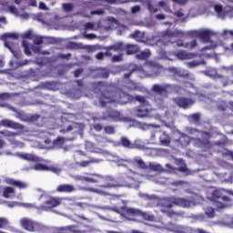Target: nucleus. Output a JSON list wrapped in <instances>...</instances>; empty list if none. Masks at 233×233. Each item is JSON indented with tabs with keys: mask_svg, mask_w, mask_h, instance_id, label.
Here are the masks:
<instances>
[{
	"mask_svg": "<svg viewBox=\"0 0 233 233\" xmlns=\"http://www.w3.org/2000/svg\"><path fill=\"white\" fill-rule=\"evenodd\" d=\"M136 101L141 103L142 105L135 107L131 114L139 119H156V121H159L160 123H167V121H174L176 119V116L177 113L174 110H169L165 112V116L159 115V113H156V109L150 108L148 101H147V97L137 96H135Z\"/></svg>",
	"mask_w": 233,
	"mask_h": 233,
	"instance_id": "1",
	"label": "nucleus"
},
{
	"mask_svg": "<svg viewBox=\"0 0 233 233\" xmlns=\"http://www.w3.org/2000/svg\"><path fill=\"white\" fill-rule=\"evenodd\" d=\"M185 88L176 86V85H168V84H164V85H158L155 84L153 85L151 90L152 92H155L157 95L155 96V103L161 108L163 106V96L167 95V92H176L177 94H192L196 96H200V101H207V99H210V96H203L202 94L198 93V89L194 85L190 83H186L184 85Z\"/></svg>",
	"mask_w": 233,
	"mask_h": 233,
	"instance_id": "2",
	"label": "nucleus"
},
{
	"mask_svg": "<svg viewBox=\"0 0 233 233\" xmlns=\"http://www.w3.org/2000/svg\"><path fill=\"white\" fill-rule=\"evenodd\" d=\"M198 203L199 202L185 198L170 197L162 198L157 204V207L160 209V212L167 214L169 218H172V216H174V211H170V209L174 205H177V207H182V208H192V207H196Z\"/></svg>",
	"mask_w": 233,
	"mask_h": 233,
	"instance_id": "3",
	"label": "nucleus"
},
{
	"mask_svg": "<svg viewBox=\"0 0 233 233\" xmlns=\"http://www.w3.org/2000/svg\"><path fill=\"white\" fill-rule=\"evenodd\" d=\"M92 208H99L100 210H113L114 212H117V214H121V216L127 219V221H137V219H136V216H140L147 221H154V219H156L154 215L148 212H143L134 208L122 207L121 209L117 208H109L108 206H92Z\"/></svg>",
	"mask_w": 233,
	"mask_h": 233,
	"instance_id": "4",
	"label": "nucleus"
},
{
	"mask_svg": "<svg viewBox=\"0 0 233 233\" xmlns=\"http://www.w3.org/2000/svg\"><path fill=\"white\" fill-rule=\"evenodd\" d=\"M143 177L148 181H153L157 185H167V178L161 177V175H139L132 173L131 176H127L124 178V182L119 187H126L127 188H139V185L143 183Z\"/></svg>",
	"mask_w": 233,
	"mask_h": 233,
	"instance_id": "5",
	"label": "nucleus"
},
{
	"mask_svg": "<svg viewBox=\"0 0 233 233\" xmlns=\"http://www.w3.org/2000/svg\"><path fill=\"white\" fill-rule=\"evenodd\" d=\"M134 96L121 90L106 92L99 97L101 106H116V105H127L132 102Z\"/></svg>",
	"mask_w": 233,
	"mask_h": 233,
	"instance_id": "6",
	"label": "nucleus"
},
{
	"mask_svg": "<svg viewBox=\"0 0 233 233\" xmlns=\"http://www.w3.org/2000/svg\"><path fill=\"white\" fill-rule=\"evenodd\" d=\"M39 201H41L42 205L39 208H36V210H45L48 212L51 208H56V207H59L63 201L67 205H74V198H57L48 196L46 193H43L39 197Z\"/></svg>",
	"mask_w": 233,
	"mask_h": 233,
	"instance_id": "7",
	"label": "nucleus"
},
{
	"mask_svg": "<svg viewBox=\"0 0 233 233\" xmlns=\"http://www.w3.org/2000/svg\"><path fill=\"white\" fill-rule=\"evenodd\" d=\"M145 66H147L151 72L143 70V66H135L128 73L124 74L123 78L128 81V77L134 74V72H142L147 77H156L163 70V66L154 61H146Z\"/></svg>",
	"mask_w": 233,
	"mask_h": 233,
	"instance_id": "8",
	"label": "nucleus"
},
{
	"mask_svg": "<svg viewBox=\"0 0 233 233\" xmlns=\"http://www.w3.org/2000/svg\"><path fill=\"white\" fill-rule=\"evenodd\" d=\"M187 131L192 136H197V138H191L194 141L195 147L202 148L203 150H210L212 144L208 141L210 139V134L208 132L199 131L196 128L187 127Z\"/></svg>",
	"mask_w": 233,
	"mask_h": 233,
	"instance_id": "9",
	"label": "nucleus"
},
{
	"mask_svg": "<svg viewBox=\"0 0 233 233\" xmlns=\"http://www.w3.org/2000/svg\"><path fill=\"white\" fill-rule=\"evenodd\" d=\"M183 35H185V33L181 30H170V29H167L166 31H162L160 33V37H162L157 43V45L159 46V45H164V46H167L169 43H171L172 45H174V43L177 45V46H178L179 48H185V43L183 42V40H177L176 42L172 41V38L174 37H183Z\"/></svg>",
	"mask_w": 233,
	"mask_h": 233,
	"instance_id": "10",
	"label": "nucleus"
},
{
	"mask_svg": "<svg viewBox=\"0 0 233 233\" xmlns=\"http://www.w3.org/2000/svg\"><path fill=\"white\" fill-rule=\"evenodd\" d=\"M190 34L193 35H197V37L200 38L202 43H210L209 46H206L199 50V52H207V50H216L218 45L216 42L210 41V35H216V32L210 29H203L198 31H191Z\"/></svg>",
	"mask_w": 233,
	"mask_h": 233,
	"instance_id": "11",
	"label": "nucleus"
},
{
	"mask_svg": "<svg viewBox=\"0 0 233 233\" xmlns=\"http://www.w3.org/2000/svg\"><path fill=\"white\" fill-rule=\"evenodd\" d=\"M96 140L98 141V143H112L113 147H119L122 145L125 148H138V150L145 149V146L139 144V140H136L135 143H131L130 140L125 137H121V143L101 136H96Z\"/></svg>",
	"mask_w": 233,
	"mask_h": 233,
	"instance_id": "12",
	"label": "nucleus"
},
{
	"mask_svg": "<svg viewBox=\"0 0 233 233\" xmlns=\"http://www.w3.org/2000/svg\"><path fill=\"white\" fill-rule=\"evenodd\" d=\"M111 158L109 161H113L114 163H117L118 167H127L128 165H134L142 170H147L148 168V165L143 161V159L139 157H136L132 159H121L119 157L116 155H109Z\"/></svg>",
	"mask_w": 233,
	"mask_h": 233,
	"instance_id": "13",
	"label": "nucleus"
},
{
	"mask_svg": "<svg viewBox=\"0 0 233 233\" xmlns=\"http://www.w3.org/2000/svg\"><path fill=\"white\" fill-rule=\"evenodd\" d=\"M90 176H95L96 177H98V179L85 177L84 181L86 183H105L104 185H100V188H114L116 187H121L119 185L114 184V177H101L97 174H91Z\"/></svg>",
	"mask_w": 233,
	"mask_h": 233,
	"instance_id": "14",
	"label": "nucleus"
},
{
	"mask_svg": "<svg viewBox=\"0 0 233 233\" xmlns=\"http://www.w3.org/2000/svg\"><path fill=\"white\" fill-rule=\"evenodd\" d=\"M20 226L28 232H45V230H46L45 225L35 222L28 218H22L20 219Z\"/></svg>",
	"mask_w": 233,
	"mask_h": 233,
	"instance_id": "15",
	"label": "nucleus"
},
{
	"mask_svg": "<svg viewBox=\"0 0 233 233\" xmlns=\"http://www.w3.org/2000/svg\"><path fill=\"white\" fill-rule=\"evenodd\" d=\"M97 119L100 121H114L115 123L119 121L122 123H129V121H132L130 117L124 116L121 113L114 109H108L103 116Z\"/></svg>",
	"mask_w": 233,
	"mask_h": 233,
	"instance_id": "16",
	"label": "nucleus"
},
{
	"mask_svg": "<svg viewBox=\"0 0 233 233\" xmlns=\"http://www.w3.org/2000/svg\"><path fill=\"white\" fill-rule=\"evenodd\" d=\"M94 229L90 226H86L82 228L79 225H69L56 228L55 233H92Z\"/></svg>",
	"mask_w": 233,
	"mask_h": 233,
	"instance_id": "17",
	"label": "nucleus"
},
{
	"mask_svg": "<svg viewBox=\"0 0 233 233\" xmlns=\"http://www.w3.org/2000/svg\"><path fill=\"white\" fill-rule=\"evenodd\" d=\"M167 230L174 233H208L204 229H194L187 226H177L176 224L169 223L167 226Z\"/></svg>",
	"mask_w": 233,
	"mask_h": 233,
	"instance_id": "18",
	"label": "nucleus"
},
{
	"mask_svg": "<svg viewBox=\"0 0 233 233\" xmlns=\"http://www.w3.org/2000/svg\"><path fill=\"white\" fill-rule=\"evenodd\" d=\"M204 76L209 77L210 79H221L223 86H228V85H233L232 80H228L227 77H223L221 75L218 74V70L214 67H209L208 69L202 71Z\"/></svg>",
	"mask_w": 233,
	"mask_h": 233,
	"instance_id": "19",
	"label": "nucleus"
},
{
	"mask_svg": "<svg viewBox=\"0 0 233 233\" xmlns=\"http://www.w3.org/2000/svg\"><path fill=\"white\" fill-rule=\"evenodd\" d=\"M22 45L24 46V51H25V56H32V51L35 54H42V56H47L48 54H50L48 51H41V48L39 46L31 45L26 40H23ZM30 50H32V51H30Z\"/></svg>",
	"mask_w": 233,
	"mask_h": 233,
	"instance_id": "20",
	"label": "nucleus"
},
{
	"mask_svg": "<svg viewBox=\"0 0 233 233\" xmlns=\"http://www.w3.org/2000/svg\"><path fill=\"white\" fill-rule=\"evenodd\" d=\"M147 168L149 170H153V172H176V168L172 167L170 164H166V168L161 166V164L157 162H149L147 165Z\"/></svg>",
	"mask_w": 233,
	"mask_h": 233,
	"instance_id": "21",
	"label": "nucleus"
},
{
	"mask_svg": "<svg viewBox=\"0 0 233 233\" xmlns=\"http://www.w3.org/2000/svg\"><path fill=\"white\" fill-rule=\"evenodd\" d=\"M177 134L178 138L173 141L177 148H185V147H188V145H190V137L185 133H181L180 131H177Z\"/></svg>",
	"mask_w": 233,
	"mask_h": 233,
	"instance_id": "22",
	"label": "nucleus"
},
{
	"mask_svg": "<svg viewBox=\"0 0 233 233\" xmlns=\"http://www.w3.org/2000/svg\"><path fill=\"white\" fill-rule=\"evenodd\" d=\"M0 134L3 136H5L7 141L11 143L14 147H18L19 148H23L25 147V144L23 142H19L15 139V136H19V133H14L9 130H4L0 131Z\"/></svg>",
	"mask_w": 233,
	"mask_h": 233,
	"instance_id": "23",
	"label": "nucleus"
},
{
	"mask_svg": "<svg viewBox=\"0 0 233 233\" xmlns=\"http://www.w3.org/2000/svg\"><path fill=\"white\" fill-rule=\"evenodd\" d=\"M0 39L1 41H4V45L5 48H9L11 52H14L12 51V45H13L12 41H16V39H19V35L15 33H5L0 35Z\"/></svg>",
	"mask_w": 233,
	"mask_h": 233,
	"instance_id": "24",
	"label": "nucleus"
},
{
	"mask_svg": "<svg viewBox=\"0 0 233 233\" xmlns=\"http://www.w3.org/2000/svg\"><path fill=\"white\" fill-rule=\"evenodd\" d=\"M174 102L176 103V105H177V106H179V108H184V109L190 108V106H192V105L196 103L194 99L187 98V97L174 98Z\"/></svg>",
	"mask_w": 233,
	"mask_h": 233,
	"instance_id": "25",
	"label": "nucleus"
},
{
	"mask_svg": "<svg viewBox=\"0 0 233 233\" xmlns=\"http://www.w3.org/2000/svg\"><path fill=\"white\" fill-rule=\"evenodd\" d=\"M175 57H177V59H180L181 61H185L187 59H194L198 54L194 53H189L185 50H179V51H175L172 53Z\"/></svg>",
	"mask_w": 233,
	"mask_h": 233,
	"instance_id": "26",
	"label": "nucleus"
},
{
	"mask_svg": "<svg viewBox=\"0 0 233 233\" xmlns=\"http://www.w3.org/2000/svg\"><path fill=\"white\" fill-rule=\"evenodd\" d=\"M170 143H172V137L167 131H163L158 137V144L160 147H170Z\"/></svg>",
	"mask_w": 233,
	"mask_h": 233,
	"instance_id": "27",
	"label": "nucleus"
},
{
	"mask_svg": "<svg viewBox=\"0 0 233 233\" xmlns=\"http://www.w3.org/2000/svg\"><path fill=\"white\" fill-rule=\"evenodd\" d=\"M2 127H5V128H13L14 130H23V125L14 122L10 119H3L1 120Z\"/></svg>",
	"mask_w": 233,
	"mask_h": 233,
	"instance_id": "28",
	"label": "nucleus"
},
{
	"mask_svg": "<svg viewBox=\"0 0 233 233\" xmlns=\"http://www.w3.org/2000/svg\"><path fill=\"white\" fill-rule=\"evenodd\" d=\"M125 87L127 88V90H137L138 92H144L145 87L141 86V84H137L132 80H125Z\"/></svg>",
	"mask_w": 233,
	"mask_h": 233,
	"instance_id": "29",
	"label": "nucleus"
},
{
	"mask_svg": "<svg viewBox=\"0 0 233 233\" xmlns=\"http://www.w3.org/2000/svg\"><path fill=\"white\" fill-rule=\"evenodd\" d=\"M15 156L21 159H25V161H33V163H39L41 161L39 157L30 153H17Z\"/></svg>",
	"mask_w": 233,
	"mask_h": 233,
	"instance_id": "30",
	"label": "nucleus"
},
{
	"mask_svg": "<svg viewBox=\"0 0 233 233\" xmlns=\"http://www.w3.org/2000/svg\"><path fill=\"white\" fill-rule=\"evenodd\" d=\"M57 192H64L66 194H72V192H76L77 188L74 187V185L70 184H62L57 187L56 188Z\"/></svg>",
	"mask_w": 233,
	"mask_h": 233,
	"instance_id": "31",
	"label": "nucleus"
},
{
	"mask_svg": "<svg viewBox=\"0 0 233 233\" xmlns=\"http://www.w3.org/2000/svg\"><path fill=\"white\" fill-rule=\"evenodd\" d=\"M223 192H227V190L223 188L217 189L213 191L212 198L213 199H221V201H230V198L225 195H223Z\"/></svg>",
	"mask_w": 233,
	"mask_h": 233,
	"instance_id": "32",
	"label": "nucleus"
},
{
	"mask_svg": "<svg viewBox=\"0 0 233 233\" xmlns=\"http://www.w3.org/2000/svg\"><path fill=\"white\" fill-rule=\"evenodd\" d=\"M129 37H132V39L138 41V43H147V41H148V38H147V36L145 35V32L141 31H135L129 35Z\"/></svg>",
	"mask_w": 233,
	"mask_h": 233,
	"instance_id": "33",
	"label": "nucleus"
},
{
	"mask_svg": "<svg viewBox=\"0 0 233 233\" xmlns=\"http://www.w3.org/2000/svg\"><path fill=\"white\" fill-rule=\"evenodd\" d=\"M5 183H7V185H13L14 187H17V188H27L28 187V184H26L23 181L14 180L13 178H10V177L5 178Z\"/></svg>",
	"mask_w": 233,
	"mask_h": 233,
	"instance_id": "34",
	"label": "nucleus"
},
{
	"mask_svg": "<svg viewBox=\"0 0 233 233\" xmlns=\"http://www.w3.org/2000/svg\"><path fill=\"white\" fill-rule=\"evenodd\" d=\"M24 170H37V171L52 170V172H56V168L48 167L45 166L44 164H35L34 167H25Z\"/></svg>",
	"mask_w": 233,
	"mask_h": 233,
	"instance_id": "35",
	"label": "nucleus"
},
{
	"mask_svg": "<svg viewBox=\"0 0 233 233\" xmlns=\"http://www.w3.org/2000/svg\"><path fill=\"white\" fill-rule=\"evenodd\" d=\"M135 3H142L143 5H146L147 10L150 12V14H156V12H159V9L156 7V5H152L151 1H146L145 0H133Z\"/></svg>",
	"mask_w": 233,
	"mask_h": 233,
	"instance_id": "36",
	"label": "nucleus"
},
{
	"mask_svg": "<svg viewBox=\"0 0 233 233\" xmlns=\"http://www.w3.org/2000/svg\"><path fill=\"white\" fill-rule=\"evenodd\" d=\"M169 72L175 74V76H179V77H187L188 71L177 67H169Z\"/></svg>",
	"mask_w": 233,
	"mask_h": 233,
	"instance_id": "37",
	"label": "nucleus"
},
{
	"mask_svg": "<svg viewBox=\"0 0 233 233\" xmlns=\"http://www.w3.org/2000/svg\"><path fill=\"white\" fill-rule=\"evenodd\" d=\"M2 190H4L3 196L6 199H10V198H14V196H15V189H14V187H5Z\"/></svg>",
	"mask_w": 233,
	"mask_h": 233,
	"instance_id": "38",
	"label": "nucleus"
},
{
	"mask_svg": "<svg viewBox=\"0 0 233 233\" xmlns=\"http://www.w3.org/2000/svg\"><path fill=\"white\" fill-rule=\"evenodd\" d=\"M124 47H126L127 56H132V54H136L139 50L137 45L127 44Z\"/></svg>",
	"mask_w": 233,
	"mask_h": 233,
	"instance_id": "39",
	"label": "nucleus"
},
{
	"mask_svg": "<svg viewBox=\"0 0 233 233\" xmlns=\"http://www.w3.org/2000/svg\"><path fill=\"white\" fill-rule=\"evenodd\" d=\"M125 48V45L122 42H118L115 45L108 46L105 47V50H114V52H119Z\"/></svg>",
	"mask_w": 233,
	"mask_h": 233,
	"instance_id": "40",
	"label": "nucleus"
},
{
	"mask_svg": "<svg viewBox=\"0 0 233 233\" xmlns=\"http://www.w3.org/2000/svg\"><path fill=\"white\" fill-rule=\"evenodd\" d=\"M98 29H99V25H96L94 22H88L84 25V30H86V32H88V30H92V31L96 32Z\"/></svg>",
	"mask_w": 233,
	"mask_h": 233,
	"instance_id": "41",
	"label": "nucleus"
},
{
	"mask_svg": "<svg viewBox=\"0 0 233 233\" xmlns=\"http://www.w3.org/2000/svg\"><path fill=\"white\" fill-rule=\"evenodd\" d=\"M151 53L150 50L146 49L139 54L137 55V59H140L141 61H145L146 59H148L150 57Z\"/></svg>",
	"mask_w": 233,
	"mask_h": 233,
	"instance_id": "42",
	"label": "nucleus"
},
{
	"mask_svg": "<svg viewBox=\"0 0 233 233\" xmlns=\"http://www.w3.org/2000/svg\"><path fill=\"white\" fill-rule=\"evenodd\" d=\"M140 128L141 130H152V128H161V126L157 124L143 123L140 125Z\"/></svg>",
	"mask_w": 233,
	"mask_h": 233,
	"instance_id": "43",
	"label": "nucleus"
},
{
	"mask_svg": "<svg viewBox=\"0 0 233 233\" xmlns=\"http://www.w3.org/2000/svg\"><path fill=\"white\" fill-rule=\"evenodd\" d=\"M139 198L146 199L147 201H157V197L156 195H148L147 193H138Z\"/></svg>",
	"mask_w": 233,
	"mask_h": 233,
	"instance_id": "44",
	"label": "nucleus"
},
{
	"mask_svg": "<svg viewBox=\"0 0 233 233\" xmlns=\"http://www.w3.org/2000/svg\"><path fill=\"white\" fill-rule=\"evenodd\" d=\"M199 65H205L203 60H192L186 63L187 68H196V66H199Z\"/></svg>",
	"mask_w": 233,
	"mask_h": 233,
	"instance_id": "45",
	"label": "nucleus"
},
{
	"mask_svg": "<svg viewBox=\"0 0 233 233\" xmlns=\"http://www.w3.org/2000/svg\"><path fill=\"white\" fill-rule=\"evenodd\" d=\"M87 192H93V194H98L99 196H108V192L96 187H88Z\"/></svg>",
	"mask_w": 233,
	"mask_h": 233,
	"instance_id": "46",
	"label": "nucleus"
},
{
	"mask_svg": "<svg viewBox=\"0 0 233 233\" xmlns=\"http://www.w3.org/2000/svg\"><path fill=\"white\" fill-rule=\"evenodd\" d=\"M200 117H201V115L199 113H195L193 115H189L187 116V119H188L189 123L196 124V123H199Z\"/></svg>",
	"mask_w": 233,
	"mask_h": 233,
	"instance_id": "47",
	"label": "nucleus"
},
{
	"mask_svg": "<svg viewBox=\"0 0 233 233\" xmlns=\"http://www.w3.org/2000/svg\"><path fill=\"white\" fill-rule=\"evenodd\" d=\"M103 14H105V11H103V9H97L95 11H91L90 14L83 13L82 16L83 17H90L91 15H103Z\"/></svg>",
	"mask_w": 233,
	"mask_h": 233,
	"instance_id": "48",
	"label": "nucleus"
},
{
	"mask_svg": "<svg viewBox=\"0 0 233 233\" xmlns=\"http://www.w3.org/2000/svg\"><path fill=\"white\" fill-rule=\"evenodd\" d=\"M196 46H198V40H192L185 43L184 48H187V50H194Z\"/></svg>",
	"mask_w": 233,
	"mask_h": 233,
	"instance_id": "49",
	"label": "nucleus"
},
{
	"mask_svg": "<svg viewBox=\"0 0 233 233\" xmlns=\"http://www.w3.org/2000/svg\"><path fill=\"white\" fill-rule=\"evenodd\" d=\"M204 212L208 218H214L216 216V212L214 211V208L212 207H208L204 208Z\"/></svg>",
	"mask_w": 233,
	"mask_h": 233,
	"instance_id": "50",
	"label": "nucleus"
},
{
	"mask_svg": "<svg viewBox=\"0 0 233 233\" xmlns=\"http://www.w3.org/2000/svg\"><path fill=\"white\" fill-rule=\"evenodd\" d=\"M171 185H172L173 187H189L188 182L181 181V180H177V181L171 182Z\"/></svg>",
	"mask_w": 233,
	"mask_h": 233,
	"instance_id": "51",
	"label": "nucleus"
},
{
	"mask_svg": "<svg viewBox=\"0 0 233 233\" xmlns=\"http://www.w3.org/2000/svg\"><path fill=\"white\" fill-rule=\"evenodd\" d=\"M158 54L160 56V59H167V61H174V59L170 57V55H168V53H167L166 51L160 50Z\"/></svg>",
	"mask_w": 233,
	"mask_h": 233,
	"instance_id": "52",
	"label": "nucleus"
},
{
	"mask_svg": "<svg viewBox=\"0 0 233 233\" xmlns=\"http://www.w3.org/2000/svg\"><path fill=\"white\" fill-rule=\"evenodd\" d=\"M97 74H98L99 77H103L104 79L108 77V71L106 68L97 69Z\"/></svg>",
	"mask_w": 233,
	"mask_h": 233,
	"instance_id": "53",
	"label": "nucleus"
},
{
	"mask_svg": "<svg viewBox=\"0 0 233 233\" xmlns=\"http://www.w3.org/2000/svg\"><path fill=\"white\" fill-rule=\"evenodd\" d=\"M65 143V137H58L56 140H54L53 145L54 147H59Z\"/></svg>",
	"mask_w": 233,
	"mask_h": 233,
	"instance_id": "54",
	"label": "nucleus"
},
{
	"mask_svg": "<svg viewBox=\"0 0 233 233\" xmlns=\"http://www.w3.org/2000/svg\"><path fill=\"white\" fill-rule=\"evenodd\" d=\"M214 10L218 13V17L223 18V6L221 5H215Z\"/></svg>",
	"mask_w": 233,
	"mask_h": 233,
	"instance_id": "55",
	"label": "nucleus"
},
{
	"mask_svg": "<svg viewBox=\"0 0 233 233\" xmlns=\"http://www.w3.org/2000/svg\"><path fill=\"white\" fill-rule=\"evenodd\" d=\"M222 156L224 157H227V159L232 160L233 161V151H230L228 149H226L222 152Z\"/></svg>",
	"mask_w": 233,
	"mask_h": 233,
	"instance_id": "56",
	"label": "nucleus"
},
{
	"mask_svg": "<svg viewBox=\"0 0 233 233\" xmlns=\"http://www.w3.org/2000/svg\"><path fill=\"white\" fill-rule=\"evenodd\" d=\"M8 12H10V14H13V15H15L16 17H19V11L17 10V7H15V5L9 6Z\"/></svg>",
	"mask_w": 233,
	"mask_h": 233,
	"instance_id": "57",
	"label": "nucleus"
},
{
	"mask_svg": "<svg viewBox=\"0 0 233 233\" xmlns=\"http://www.w3.org/2000/svg\"><path fill=\"white\" fill-rule=\"evenodd\" d=\"M6 207L8 208H15V207H20L21 202H16V201H7L5 202Z\"/></svg>",
	"mask_w": 233,
	"mask_h": 233,
	"instance_id": "58",
	"label": "nucleus"
},
{
	"mask_svg": "<svg viewBox=\"0 0 233 233\" xmlns=\"http://www.w3.org/2000/svg\"><path fill=\"white\" fill-rule=\"evenodd\" d=\"M35 45H43V39H45V36L36 35L32 38Z\"/></svg>",
	"mask_w": 233,
	"mask_h": 233,
	"instance_id": "59",
	"label": "nucleus"
},
{
	"mask_svg": "<svg viewBox=\"0 0 233 233\" xmlns=\"http://www.w3.org/2000/svg\"><path fill=\"white\" fill-rule=\"evenodd\" d=\"M47 63H48L47 57L36 58V65H40V66H43L44 65H46Z\"/></svg>",
	"mask_w": 233,
	"mask_h": 233,
	"instance_id": "60",
	"label": "nucleus"
},
{
	"mask_svg": "<svg viewBox=\"0 0 233 233\" xmlns=\"http://www.w3.org/2000/svg\"><path fill=\"white\" fill-rule=\"evenodd\" d=\"M62 7L65 12H72V10H74V5L72 4H63Z\"/></svg>",
	"mask_w": 233,
	"mask_h": 233,
	"instance_id": "61",
	"label": "nucleus"
},
{
	"mask_svg": "<svg viewBox=\"0 0 233 233\" xmlns=\"http://www.w3.org/2000/svg\"><path fill=\"white\" fill-rule=\"evenodd\" d=\"M83 35L85 39H88L89 41L97 39V35H96V34H86V32H85Z\"/></svg>",
	"mask_w": 233,
	"mask_h": 233,
	"instance_id": "62",
	"label": "nucleus"
},
{
	"mask_svg": "<svg viewBox=\"0 0 233 233\" xmlns=\"http://www.w3.org/2000/svg\"><path fill=\"white\" fill-rule=\"evenodd\" d=\"M20 207H23L24 208H39V207H35V204L30 203H20Z\"/></svg>",
	"mask_w": 233,
	"mask_h": 233,
	"instance_id": "63",
	"label": "nucleus"
},
{
	"mask_svg": "<svg viewBox=\"0 0 233 233\" xmlns=\"http://www.w3.org/2000/svg\"><path fill=\"white\" fill-rule=\"evenodd\" d=\"M85 176L83 175H74L72 177V178L74 179V181H85Z\"/></svg>",
	"mask_w": 233,
	"mask_h": 233,
	"instance_id": "64",
	"label": "nucleus"
}]
</instances>
